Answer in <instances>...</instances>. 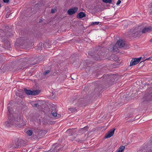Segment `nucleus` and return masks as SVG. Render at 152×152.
<instances>
[{
  "instance_id": "1",
  "label": "nucleus",
  "mask_w": 152,
  "mask_h": 152,
  "mask_svg": "<svg viewBox=\"0 0 152 152\" xmlns=\"http://www.w3.org/2000/svg\"><path fill=\"white\" fill-rule=\"evenodd\" d=\"M8 105V112L9 115L7 121L4 122V126L8 127H10L12 126H16L19 125L20 120L18 118V115L15 113L11 114L10 107V103H9Z\"/></svg>"
},
{
  "instance_id": "2",
  "label": "nucleus",
  "mask_w": 152,
  "mask_h": 152,
  "mask_svg": "<svg viewBox=\"0 0 152 152\" xmlns=\"http://www.w3.org/2000/svg\"><path fill=\"white\" fill-rule=\"evenodd\" d=\"M141 31L140 29L138 28H136L134 29H132L129 32V37H138L141 34Z\"/></svg>"
},
{
  "instance_id": "3",
  "label": "nucleus",
  "mask_w": 152,
  "mask_h": 152,
  "mask_svg": "<svg viewBox=\"0 0 152 152\" xmlns=\"http://www.w3.org/2000/svg\"><path fill=\"white\" fill-rule=\"evenodd\" d=\"M24 89L25 92L28 95H36L39 94L40 92V91L38 90L31 91L30 90L27 89L26 88Z\"/></svg>"
},
{
  "instance_id": "4",
  "label": "nucleus",
  "mask_w": 152,
  "mask_h": 152,
  "mask_svg": "<svg viewBox=\"0 0 152 152\" xmlns=\"http://www.w3.org/2000/svg\"><path fill=\"white\" fill-rule=\"evenodd\" d=\"M23 140L21 139H18L15 142V144L13 145L11 147L14 148H20L21 146L24 145L23 143Z\"/></svg>"
},
{
  "instance_id": "5",
  "label": "nucleus",
  "mask_w": 152,
  "mask_h": 152,
  "mask_svg": "<svg viewBox=\"0 0 152 152\" xmlns=\"http://www.w3.org/2000/svg\"><path fill=\"white\" fill-rule=\"evenodd\" d=\"M141 58L142 57H140L138 58H132L130 62V66H132L137 64L140 61Z\"/></svg>"
},
{
  "instance_id": "6",
  "label": "nucleus",
  "mask_w": 152,
  "mask_h": 152,
  "mask_svg": "<svg viewBox=\"0 0 152 152\" xmlns=\"http://www.w3.org/2000/svg\"><path fill=\"white\" fill-rule=\"evenodd\" d=\"M116 129H113L110 130L106 134L104 137L106 138H108L112 137L114 134V132Z\"/></svg>"
},
{
  "instance_id": "7",
  "label": "nucleus",
  "mask_w": 152,
  "mask_h": 152,
  "mask_svg": "<svg viewBox=\"0 0 152 152\" xmlns=\"http://www.w3.org/2000/svg\"><path fill=\"white\" fill-rule=\"evenodd\" d=\"M116 45H117L119 48H122L125 46V44L123 40L120 39L117 42Z\"/></svg>"
},
{
  "instance_id": "8",
  "label": "nucleus",
  "mask_w": 152,
  "mask_h": 152,
  "mask_svg": "<svg viewBox=\"0 0 152 152\" xmlns=\"http://www.w3.org/2000/svg\"><path fill=\"white\" fill-rule=\"evenodd\" d=\"M78 9L77 7L71 8L67 11L68 14L70 15H72L76 13Z\"/></svg>"
},
{
  "instance_id": "9",
  "label": "nucleus",
  "mask_w": 152,
  "mask_h": 152,
  "mask_svg": "<svg viewBox=\"0 0 152 152\" xmlns=\"http://www.w3.org/2000/svg\"><path fill=\"white\" fill-rule=\"evenodd\" d=\"M144 100L146 101H151L152 100V92L149 95H145L144 96Z\"/></svg>"
},
{
  "instance_id": "10",
  "label": "nucleus",
  "mask_w": 152,
  "mask_h": 152,
  "mask_svg": "<svg viewBox=\"0 0 152 152\" xmlns=\"http://www.w3.org/2000/svg\"><path fill=\"white\" fill-rule=\"evenodd\" d=\"M75 128H72V129H68L66 131V133L68 134L69 135H72L73 134L76 132L75 130Z\"/></svg>"
},
{
  "instance_id": "11",
  "label": "nucleus",
  "mask_w": 152,
  "mask_h": 152,
  "mask_svg": "<svg viewBox=\"0 0 152 152\" xmlns=\"http://www.w3.org/2000/svg\"><path fill=\"white\" fill-rule=\"evenodd\" d=\"M57 111L56 110H51V114L53 116L56 117V118L58 119L60 118L61 116L60 114L57 115Z\"/></svg>"
},
{
  "instance_id": "12",
  "label": "nucleus",
  "mask_w": 152,
  "mask_h": 152,
  "mask_svg": "<svg viewBox=\"0 0 152 152\" xmlns=\"http://www.w3.org/2000/svg\"><path fill=\"white\" fill-rule=\"evenodd\" d=\"M152 30V28L151 27H145L142 30V33H144L147 32H149Z\"/></svg>"
},
{
  "instance_id": "13",
  "label": "nucleus",
  "mask_w": 152,
  "mask_h": 152,
  "mask_svg": "<svg viewBox=\"0 0 152 152\" xmlns=\"http://www.w3.org/2000/svg\"><path fill=\"white\" fill-rule=\"evenodd\" d=\"M3 40L5 45L6 47V48L7 49H8L10 47V42L8 40Z\"/></svg>"
},
{
  "instance_id": "14",
  "label": "nucleus",
  "mask_w": 152,
  "mask_h": 152,
  "mask_svg": "<svg viewBox=\"0 0 152 152\" xmlns=\"http://www.w3.org/2000/svg\"><path fill=\"white\" fill-rule=\"evenodd\" d=\"M85 16L86 14L84 13L81 12L77 14V17L78 18H80L85 17Z\"/></svg>"
},
{
  "instance_id": "15",
  "label": "nucleus",
  "mask_w": 152,
  "mask_h": 152,
  "mask_svg": "<svg viewBox=\"0 0 152 152\" xmlns=\"http://www.w3.org/2000/svg\"><path fill=\"white\" fill-rule=\"evenodd\" d=\"M118 48H119L117 45H116V44L113 46V51L114 52H115L116 53H117L118 52Z\"/></svg>"
},
{
  "instance_id": "16",
  "label": "nucleus",
  "mask_w": 152,
  "mask_h": 152,
  "mask_svg": "<svg viewBox=\"0 0 152 152\" xmlns=\"http://www.w3.org/2000/svg\"><path fill=\"white\" fill-rule=\"evenodd\" d=\"M84 138H85L84 137H80V139L78 138H77L76 137L75 141L79 142L80 143H81L83 142V141H84Z\"/></svg>"
},
{
  "instance_id": "17",
  "label": "nucleus",
  "mask_w": 152,
  "mask_h": 152,
  "mask_svg": "<svg viewBox=\"0 0 152 152\" xmlns=\"http://www.w3.org/2000/svg\"><path fill=\"white\" fill-rule=\"evenodd\" d=\"M42 42H40L39 43L38 45L37 46V48L36 49H37V50H41L42 49Z\"/></svg>"
},
{
  "instance_id": "18",
  "label": "nucleus",
  "mask_w": 152,
  "mask_h": 152,
  "mask_svg": "<svg viewBox=\"0 0 152 152\" xmlns=\"http://www.w3.org/2000/svg\"><path fill=\"white\" fill-rule=\"evenodd\" d=\"M125 148V147L124 146H121L119 148V149L118 150H117L118 151V152H123Z\"/></svg>"
},
{
  "instance_id": "19",
  "label": "nucleus",
  "mask_w": 152,
  "mask_h": 152,
  "mask_svg": "<svg viewBox=\"0 0 152 152\" xmlns=\"http://www.w3.org/2000/svg\"><path fill=\"white\" fill-rule=\"evenodd\" d=\"M112 60H113L114 61H118L119 60L118 57L116 56H112Z\"/></svg>"
},
{
  "instance_id": "20",
  "label": "nucleus",
  "mask_w": 152,
  "mask_h": 152,
  "mask_svg": "<svg viewBox=\"0 0 152 152\" xmlns=\"http://www.w3.org/2000/svg\"><path fill=\"white\" fill-rule=\"evenodd\" d=\"M12 36V34L11 33H10L9 31H7L6 32L5 34V36L7 37H8V36L10 37Z\"/></svg>"
},
{
  "instance_id": "21",
  "label": "nucleus",
  "mask_w": 152,
  "mask_h": 152,
  "mask_svg": "<svg viewBox=\"0 0 152 152\" xmlns=\"http://www.w3.org/2000/svg\"><path fill=\"white\" fill-rule=\"evenodd\" d=\"M43 46L44 48H49L50 45L48 43L45 42L43 44Z\"/></svg>"
},
{
  "instance_id": "22",
  "label": "nucleus",
  "mask_w": 152,
  "mask_h": 152,
  "mask_svg": "<svg viewBox=\"0 0 152 152\" xmlns=\"http://www.w3.org/2000/svg\"><path fill=\"white\" fill-rule=\"evenodd\" d=\"M33 133L32 131L31 130H28L27 132V134L29 136L32 135Z\"/></svg>"
},
{
  "instance_id": "23",
  "label": "nucleus",
  "mask_w": 152,
  "mask_h": 152,
  "mask_svg": "<svg viewBox=\"0 0 152 152\" xmlns=\"http://www.w3.org/2000/svg\"><path fill=\"white\" fill-rule=\"evenodd\" d=\"M69 110L71 112V113H74L76 111L75 108H69Z\"/></svg>"
},
{
  "instance_id": "24",
  "label": "nucleus",
  "mask_w": 152,
  "mask_h": 152,
  "mask_svg": "<svg viewBox=\"0 0 152 152\" xmlns=\"http://www.w3.org/2000/svg\"><path fill=\"white\" fill-rule=\"evenodd\" d=\"M102 1L105 3H111L112 2L111 0H102Z\"/></svg>"
},
{
  "instance_id": "25",
  "label": "nucleus",
  "mask_w": 152,
  "mask_h": 152,
  "mask_svg": "<svg viewBox=\"0 0 152 152\" xmlns=\"http://www.w3.org/2000/svg\"><path fill=\"white\" fill-rule=\"evenodd\" d=\"M99 22H92L91 24V25L94 26L95 25H98L99 23Z\"/></svg>"
},
{
  "instance_id": "26",
  "label": "nucleus",
  "mask_w": 152,
  "mask_h": 152,
  "mask_svg": "<svg viewBox=\"0 0 152 152\" xmlns=\"http://www.w3.org/2000/svg\"><path fill=\"white\" fill-rule=\"evenodd\" d=\"M50 72V71L49 70H47L44 72V75H47V74H48Z\"/></svg>"
},
{
  "instance_id": "27",
  "label": "nucleus",
  "mask_w": 152,
  "mask_h": 152,
  "mask_svg": "<svg viewBox=\"0 0 152 152\" xmlns=\"http://www.w3.org/2000/svg\"><path fill=\"white\" fill-rule=\"evenodd\" d=\"M121 2V0H118V1H117V3H116V4L117 5H118Z\"/></svg>"
},
{
  "instance_id": "28",
  "label": "nucleus",
  "mask_w": 152,
  "mask_h": 152,
  "mask_svg": "<svg viewBox=\"0 0 152 152\" xmlns=\"http://www.w3.org/2000/svg\"><path fill=\"white\" fill-rule=\"evenodd\" d=\"M38 105V104L37 103H35L33 104V106L35 107H37V106Z\"/></svg>"
},
{
  "instance_id": "29",
  "label": "nucleus",
  "mask_w": 152,
  "mask_h": 152,
  "mask_svg": "<svg viewBox=\"0 0 152 152\" xmlns=\"http://www.w3.org/2000/svg\"><path fill=\"white\" fill-rule=\"evenodd\" d=\"M88 127H84L83 128L81 129L83 131L85 129H87V130L88 129Z\"/></svg>"
},
{
  "instance_id": "30",
  "label": "nucleus",
  "mask_w": 152,
  "mask_h": 152,
  "mask_svg": "<svg viewBox=\"0 0 152 152\" xmlns=\"http://www.w3.org/2000/svg\"><path fill=\"white\" fill-rule=\"evenodd\" d=\"M23 65V64H22L21 65H20L19 67H18V70H19L20 69H21L22 68V65Z\"/></svg>"
},
{
  "instance_id": "31",
  "label": "nucleus",
  "mask_w": 152,
  "mask_h": 152,
  "mask_svg": "<svg viewBox=\"0 0 152 152\" xmlns=\"http://www.w3.org/2000/svg\"><path fill=\"white\" fill-rule=\"evenodd\" d=\"M76 138V137H72V138H71L70 139V140L72 141H74V140H75Z\"/></svg>"
},
{
  "instance_id": "32",
  "label": "nucleus",
  "mask_w": 152,
  "mask_h": 152,
  "mask_svg": "<svg viewBox=\"0 0 152 152\" xmlns=\"http://www.w3.org/2000/svg\"><path fill=\"white\" fill-rule=\"evenodd\" d=\"M3 1L4 3H8L10 0H3Z\"/></svg>"
},
{
  "instance_id": "33",
  "label": "nucleus",
  "mask_w": 152,
  "mask_h": 152,
  "mask_svg": "<svg viewBox=\"0 0 152 152\" xmlns=\"http://www.w3.org/2000/svg\"><path fill=\"white\" fill-rule=\"evenodd\" d=\"M56 110V107H52L51 110Z\"/></svg>"
},
{
  "instance_id": "34",
  "label": "nucleus",
  "mask_w": 152,
  "mask_h": 152,
  "mask_svg": "<svg viewBox=\"0 0 152 152\" xmlns=\"http://www.w3.org/2000/svg\"><path fill=\"white\" fill-rule=\"evenodd\" d=\"M55 11L54 10L52 9L51 10V13H55Z\"/></svg>"
},
{
  "instance_id": "35",
  "label": "nucleus",
  "mask_w": 152,
  "mask_h": 152,
  "mask_svg": "<svg viewBox=\"0 0 152 152\" xmlns=\"http://www.w3.org/2000/svg\"><path fill=\"white\" fill-rule=\"evenodd\" d=\"M152 58V57H149V58H147L145 60L143 61H146V60H149V59H150Z\"/></svg>"
},
{
  "instance_id": "36",
  "label": "nucleus",
  "mask_w": 152,
  "mask_h": 152,
  "mask_svg": "<svg viewBox=\"0 0 152 152\" xmlns=\"http://www.w3.org/2000/svg\"><path fill=\"white\" fill-rule=\"evenodd\" d=\"M92 57L94 58L96 60H98V58H97L96 57V56H95V57L93 56V55H92Z\"/></svg>"
},
{
  "instance_id": "37",
  "label": "nucleus",
  "mask_w": 152,
  "mask_h": 152,
  "mask_svg": "<svg viewBox=\"0 0 152 152\" xmlns=\"http://www.w3.org/2000/svg\"><path fill=\"white\" fill-rule=\"evenodd\" d=\"M19 96L21 98H23L24 97V96L23 95H19Z\"/></svg>"
},
{
  "instance_id": "38",
  "label": "nucleus",
  "mask_w": 152,
  "mask_h": 152,
  "mask_svg": "<svg viewBox=\"0 0 152 152\" xmlns=\"http://www.w3.org/2000/svg\"><path fill=\"white\" fill-rule=\"evenodd\" d=\"M42 20L41 19V20H39V22L40 23V22H42Z\"/></svg>"
},
{
  "instance_id": "39",
  "label": "nucleus",
  "mask_w": 152,
  "mask_h": 152,
  "mask_svg": "<svg viewBox=\"0 0 152 152\" xmlns=\"http://www.w3.org/2000/svg\"><path fill=\"white\" fill-rule=\"evenodd\" d=\"M150 42H152V39H150Z\"/></svg>"
},
{
  "instance_id": "40",
  "label": "nucleus",
  "mask_w": 152,
  "mask_h": 152,
  "mask_svg": "<svg viewBox=\"0 0 152 152\" xmlns=\"http://www.w3.org/2000/svg\"><path fill=\"white\" fill-rule=\"evenodd\" d=\"M1 7V4H0V7Z\"/></svg>"
},
{
  "instance_id": "41",
  "label": "nucleus",
  "mask_w": 152,
  "mask_h": 152,
  "mask_svg": "<svg viewBox=\"0 0 152 152\" xmlns=\"http://www.w3.org/2000/svg\"><path fill=\"white\" fill-rule=\"evenodd\" d=\"M11 14H10V15H9V16Z\"/></svg>"
},
{
  "instance_id": "42",
  "label": "nucleus",
  "mask_w": 152,
  "mask_h": 152,
  "mask_svg": "<svg viewBox=\"0 0 152 152\" xmlns=\"http://www.w3.org/2000/svg\"><path fill=\"white\" fill-rule=\"evenodd\" d=\"M151 7L152 8V5H151Z\"/></svg>"
}]
</instances>
